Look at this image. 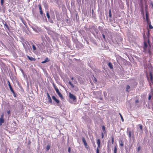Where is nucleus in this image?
Wrapping results in <instances>:
<instances>
[{
    "label": "nucleus",
    "mask_w": 153,
    "mask_h": 153,
    "mask_svg": "<svg viewBox=\"0 0 153 153\" xmlns=\"http://www.w3.org/2000/svg\"><path fill=\"white\" fill-rule=\"evenodd\" d=\"M7 113L8 114H9L10 113V111H7Z\"/></svg>",
    "instance_id": "3c124183"
},
{
    "label": "nucleus",
    "mask_w": 153,
    "mask_h": 153,
    "mask_svg": "<svg viewBox=\"0 0 153 153\" xmlns=\"http://www.w3.org/2000/svg\"><path fill=\"white\" fill-rule=\"evenodd\" d=\"M90 28L93 29L97 33H98V30L95 26H91Z\"/></svg>",
    "instance_id": "1a4fd4ad"
},
{
    "label": "nucleus",
    "mask_w": 153,
    "mask_h": 153,
    "mask_svg": "<svg viewBox=\"0 0 153 153\" xmlns=\"http://www.w3.org/2000/svg\"><path fill=\"white\" fill-rule=\"evenodd\" d=\"M82 141L84 143H86L85 139L84 137H83L82 138Z\"/></svg>",
    "instance_id": "c85d7f7f"
},
{
    "label": "nucleus",
    "mask_w": 153,
    "mask_h": 153,
    "mask_svg": "<svg viewBox=\"0 0 153 153\" xmlns=\"http://www.w3.org/2000/svg\"><path fill=\"white\" fill-rule=\"evenodd\" d=\"M66 21L67 22H68V19H66Z\"/></svg>",
    "instance_id": "5fc2aeb1"
},
{
    "label": "nucleus",
    "mask_w": 153,
    "mask_h": 153,
    "mask_svg": "<svg viewBox=\"0 0 153 153\" xmlns=\"http://www.w3.org/2000/svg\"><path fill=\"white\" fill-rule=\"evenodd\" d=\"M76 1H77V3L79 4V3H80L81 0H76Z\"/></svg>",
    "instance_id": "ea45409f"
},
{
    "label": "nucleus",
    "mask_w": 153,
    "mask_h": 153,
    "mask_svg": "<svg viewBox=\"0 0 153 153\" xmlns=\"http://www.w3.org/2000/svg\"><path fill=\"white\" fill-rule=\"evenodd\" d=\"M32 48L33 50L34 51L36 50V47L34 44L32 45Z\"/></svg>",
    "instance_id": "bb28decb"
},
{
    "label": "nucleus",
    "mask_w": 153,
    "mask_h": 153,
    "mask_svg": "<svg viewBox=\"0 0 153 153\" xmlns=\"http://www.w3.org/2000/svg\"><path fill=\"white\" fill-rule=\"evenodd\" d=\"M69 96L70 98L72 99L74 101H75L76 99L75 96L70 93H69Z\"/></svg>",
    "instance_id": "7ed1b4c3"
},
{
    "label": "nucleus",
    "mask_w": 153,
    "mask_h": 153,
    "mask_svg": "<svg viewBox=\"0 0 153 153\" xmlns=\"http://www.w3.org/2000/svg\"><path fill=\"white\" fill-rule=\"evenodd\" d=\"M38 7H39V10H40V14L41 15H42V16H43V15H44L45 16V18H46V16H45V14H43V11L42 10V7H41V4H39L38 5Z\"/></svg>",
    "instance_id": "f03ea898"
},
{
    "label": "nucleus",
    "mask_w": 153,
    "mask_h": 153,
    "mask_svg": "<svg viewBox=\"0 0 153 153\" xmlns=\"http://www.w3.org/2000/svg\"><path fill=\"white\" fill-rule=\"evenodd\" d=\"M50 60L48 58L46 57L44 60V61L42 62V63H45L50 61Z\"/></svg>",
    "instance_id": "ddd939ff"
},
{
    "label": "nucleus",
    "mask_w": 153,
    "mask_h": 153,
    "mask_svg": "<svg viewBox=\"0 0 153 153\" xmlns=\"http://www.w3.org/2000/svg\"><path fill=\"white\" fill-rule=\"evenodd\" d=\"M23 45H24V47H25V45H24V44H23Z\"/></svg>",
    "instance_id": "bf43d9fd"
},
{
    "label": "nucleus",
    "mask_w": 153,
    "mask_h": 153,
    "mask_svg": "<svg viewBox=\"0 0 153 153\" xmlns=\"http://www.w3.org/2000/svg\"><path fill=\"white\" fill-rule=\"evenodd\" d=\"M139 127H140V129L141 130H142V129L143 127H142V125H140V126H139Z\"/></svg>",
    "instance_id": "37998d69"
},
{
    "label": "nucleus",
    "mask_w": 153,
    "mask_h": 153,
    "mask_svg": "<svg viewBox=\"0 0 153 153\" xmlns=\"http://www.w3.org/2000/svg\"><path fill=\"white\" fill-rule=\"evenodd\" d=\"M146 21L147 22V24L149 23V22H151L149 20V18H146Z\"/></svg>",
    "instance_id": "7c9ffc66"
},
{
    "label": "nucleus",
    "mask_w": 153,
    "mask_h": 153,
    "mask_svg": "<svg viewBox=\"0 0 153 153\" xmlns=\"http://www.w3.org/2000/svg\"><path fill=\"white\" fill-rule=\"evenodd\" d=\"M4 2V0H1V6H3Z\"/></svg>",
    "instance_id": "c756f323"
},
{
    "label": "nucleus",
    "mask_w": 153,
    "mask_h": 153,
    "mask_svg": "<svg viewBox=\"0 0 153 153\" xmlns=\"http://www.w3.org/2000/svg\"><path fill=\"white\" fill-rule=\"evenodd\" d=\"M109 16L110 18H111L112 17V15H111V10H110L109 11Z\"/></svg>",
    "instance_id": "b1692460"
},
{
    "label": "nucleus",
    "mask_w": 153,
    "mask_h": 153,
    "mask_svg": "<svg viewBox=\"0 0 153 153\" xmlns=\"http://www.w3.org/2000/svg\"><path fill=\"white\" fill-rule=\"evenodd\" d=\"M43 5L44 6V7L45 8H46L48 7V5L47 4H46V3H45L43 4Z\"/></svg>",
    "instance_id": "a878e982"
},
{
    "label": "nucleus",
    "mask_w": 153,
    "mask_h": 153,
    "mask_svg": "<svg viewBox=\"0 0 153 153\" xmlns=\"http://www.w3.org/2000/svg\"><path fill=\"white\" fill-rule=\"evenodd\" d=\"M12 93L13 94V96L14 97H16V94L15 93L14 91H13V92H12Z\"/></svg>",
    "instance_id": "72a5a7b5"
},
{
    "label": "nucleus",
    "mask_w": 153,
    "mask_h": 153,
    "mask_svg": "<svg viewBox=\"0 0 153 153\" xmlns=\"http://www.w3.org/2000/svg\"><path fill=\"white\" fill-rule=\"evenodd\" d=\"M104 137V134L103 132L102 133V138H103Z\"/></svg>",
    "instance_id": "49530a36"
},
{
    "label": "nucleus",
    "mask_w": 153,
    "mask_h": 153,
    "mask_svg": "<svg viewBox=\"0 0 153 153\" xmlns=\"http://www.w3.org/2000/svg\"><path fill=\"white\" fill-rule=\"evenodd\" d=\"M84 144L85 146V148H88V147H87L88 145H87V142L85 143H84Z\"/></svg>",
    "instance_id": "f704fd0d"
},
{
    "label": "nucleus",
    "mask_w": 153,
    "mask_h": 153,
    "mask_svg": "<svg viewBox=\"0 0 153 153\" xmlns=\"http://www.w3.org/2000/svg\"><path fill=\"white\" fill-rule=\"evenodd\" d=\"M8 85L9 86V87L10 90L12 92H13V91H14L13 90V89L12 88V87L10 85V82L9 81H8Z\"/></svg>",
    "instance_id": "f8f14e48"
},
{
    "label": "nucleus",
    "mask_w": 153,
    "mask_h": 153,
    "mask_svg": "<svg viewBox=\"0 0 153 153\" xmlns=\"http://www.w3.org/2000/svg\"><path fill=\"white\" fill-rule=\"evenodd\" d=\"M147 42H148V43L149 44V46H150V41H149V39H148V41H147Z\"/></svg>",
    "instance_id": "a18cd8bd"
},
{
    "label": "nucleus",
    "mask_w": 153,
    "mask_h": 153,
    "mask_svg": "<svg viewBox=\"0 0 153 153\" xmlns=\"http://www.w3.org/2000/svg\"><path fill=\"white\" fill-rule=\"evenodd\" d=\"M27 57L29 60L31 61H35L36 60V59L35 58H33L31 56H27Z\"/></svg>",
    "instance_id": "6e6552de"
},
{
    "label": "nucleus",
    "mask_w": 153,
    "mask_h": 153,
    "mask_svg": "<svg viewBox=\"0 0 153 153\" xmlns=\"http://www.w3.org/2000/svg\"><path fill=\"white\" fill-rule=\"evenodd\" d=\"M151 98V96L150 95H149V97H148V99L149 100H150Z\"/></svg>",
    "instance_id": "c03bdc74"
},
{
    "label": "nucleus",
    "mask_w": 153,
    "mask_h": 153,
    "mask_svg": "<svg viewBox=\"0 0 153 153\" xmlns=\"http://www.w3.org/2000/svg\"><path fill=\"white\" fill-rule=\"evenodd\" d=\"M148 46L146 42L144 41V42L143 49L144 51H146L147 47Z\"/></svg>",
    "instance_id": "9b49d317"
},
{
    "label": "nucleus",
    "mask_w": 153,
    "mask_h": 153,
    "mask_svg": "<svg viewBox=\"0 0 153 153\" xmlns=\"http://www.w3.org/2000/svg\"><path fill=\"white\" fill-rule=\"evenodd\" d=\"M48 102L50 103V104H53V102H52V100L51 98H48Z\"/></svg>",
    "instance_id": "a211bd4d"
},
{
    "label": "nucleus",
    "mask_w": 153,
    "mask_h": 153,
    "mask_svg": "<svg viewBox=\"0 0 153 153\" xmlns=\"http://www.w3.org/2000/svg\"><path fill=\"white\" fill-rule=\"evenodd\" d=\"M8 11L9 12H11V9H9L8 10Z\"/></svg>",
    "instance_id": "603ef678"
},
{
    "label": "nucleus",
    "mask_w": 153,
    "mask_h": 153,
    "mask_svg": "<svg viewBox=\"0 0 153 153\" xmlns=\"http://www.w3.org/2000/svg\"><path fill=\"white\" fill-rule=\"evenodd\" d=\"M4 116V114H2L1 115V117L0 118V126L2 125V124L4 123V119L3 118Z\"/></svg>",
    "instance_id": "39448f33"
},
{
    "label": "nucleus",
    "mask_w": 153,
    "mask_h": 153,
    "mask_svg": "<svg viewBox=\"0 0 153 153\" xmlns=\"http://www.w3.org/2000/svg\"><path fill=\"white\" fill-rule=\"evenodd\" d=\"M71 79L72 80H73V79H74V78H73V77H71Z\"/></svg>",
    "instance_id": "4d7b16f0"
},
{
    "label": "nucleus",
    "mask_w": 153,
    "mask_h": 153,
    "mask_svg": "<svg viewBox=\"0 0 153 153\" xmlns=\"http://www.w3.org/2000/svg\"><path fill=\"white\" fill-rule=\"evenodd\" d=\"M50 146L49 145H48L46 148V149L47 151H48V150L50 149Z\"/></svg>",
    "instance_id": "5701e85b"
},
{
    "label": "nucleus",
    "mask_w": 153,
    "mask_h": 153,
    "mask_svg": "<svg viewBox=\"0 0 153 153\" xmlns=\"http://www.w3.org/2000/svg\"><path fill=\"white\" fill-rule=\"evenodd\" d=\"M117 148L116 146H114V153H117Z\"/></svg>",
    "instance_id": "4be33fe9"
},
{
    "label": "nucleus",
    "mask_w": 153,
    "mask_h": 153,
    "mask_svg": "<svg viewBox=\"0 0 153 153\" xmlns=\"http://www.w3.org/2000/svg\"><path fill=\"white\" fill-rule=\"evenodd\" d=\"M102 36L103 37L104 40L105 41L106 40V38H105V35L104 34H102Z\"/></svg>",
    "instance_id": "e433bc0d"
},
{
    "label": "nucleus",
    "mask_w": 153,
    "mask_h": 153,
    "mask_svg": "<svg viewBox=\"0 0 153 153\" xmlns=\"http://www.w3.org/2000/svg\"><path fill=\"white\" fill-rule=\"evenodd\" d=\"M94 80L96 82H97V79L95 77H94Z\"/></svg>",
    "instance_id": "8fccbe9b"
},
{
    "label": "nucleus",
    "mask_w": 153,
    "mask_h": 153,
    "mask_svg": "<svg viewBox=\"0 0 153 153\" xmlns=\"http://www.w3.org/2000/svg\"><path fill=\"white\" fill-rule=\"evenodd\" d=\"M146 18H149V13L146 10Z\"/></svg>",
    "instance_id": "412c9836"
},
{
    "label": "nucleus",
    "mask_w": 153,
    "mask_h": 153,
    "mask_svg": "<svg viewBox=\"0 0 153 153\" xmlns=\"http://www.w3.org/2000/svg\"><path fill=\"white\" fill-rule=\"evenodd\" d=\"M148 52H149V53H150V52H150V50H149Z\"/></svg>",
    "instance_id": "864d4df0"
},
{
    "label": "nucleus",
    "mask_w": 153,
    "mask_h": 153,
    "mask_svg": "<svg viewBox=\"0 0 153 153\" xmlns=\"http://www.w3.org/2000/svg\"><path fill=\"white\" fill-rule=\"evenodd\" d=\"M98 147H97V153H99V150L98 149Z\"/></svg>",
    "instance_id": "a19ab883"
},
{
    "label": "nucleus",
    "mask_w": 153,
    "mask_h": 153,
    "mask_svg": "<svg viewBox=\"0 0 153 153\" xmlns=\"http://www.w3.org/2000/svg\"><path fill=\"white\" fill-rule=\"evenodd\" d=\"M49 20V22H50L52 23H53V21L52 20H51V19H50Z\"/></svg>",
    "instance_id": "de8ad7c7"
},
{
    "label": "nucleus",
    "mask_w": 153,
    "mask_h": 153,
    "mask_svg": "<svg viewBox=\"0 0 153 153\" xmlns=\"http://www.w3.org/2000/svg\"><path fill=\"white\" fill-rule=\"evenodd\" d=\"M46 16L48 20H49L50 19V16L48 11L46 13Z\"/></svg>",
    "instance_id": "dca6fc26"
},
{
    "label": "nucleus",
    "mask_w": 153,
    "mask_h": 153,
    "mask_svg": "<svg viewBox=\"0 0 153 153\" xmlns=\"http://www.w3.org/2000/svg\"><path fill=\"white\" fill-rule=\"evenodd\" d=\"M149 25V28L150 29H152L153 28V27L151 25V22H149V23L148 24Z\"/></svg>",
    "instance_id": "f3484780"
},
{
    "label": "nucleus",
    "mask_w": 153,
    "mask_h": 153,
    "mask_svg": "<svg viewBox=\"0 0 153 153\" xmlns=\"http://www.w3.org/2000/svg\"><path fill=\"white\" fill-rule=\"evenodd\" d=\"M33 30H35V29H33Z\"/></svg>",
    "instance_id": "052dcab7"
},
{
    "label": "nucleus",
    "mask_w": 153,
    "mask_h": 153,
    "mask_svg": "<svg viewBox=\"0 0 153 153\" xmlns=\"http://www.w3.org/2000/svg\"><path fill=\"white\" fill-rule=\"evenodd\" d=\"M111 138H112V140H111V143L112 144H113L114 143V137H113V136H112V137H111Z\"/></svg>",
    "instance_id": "2f4dec72"
},
{
    "label": "nucleus",
    "mask_w": 153,
    "mask_h": 153,
    "mask_svg": "<svg viewBox=\"0 0 153 153\" xmlns=\"http://www.w3.org/2000/svg\"><path fill=\"white\" fill-rule=\"evenodd\" d=\"M102 131H103V132L104 133H105L106 132V131H105V127L104 126H102Z\"/></svg>",
    "instance_id": "aec40b11"
},
{
    "label": "nucleus",
    "mask_w": 153,
    "mask_h": 153,
    "mask_svg": "<svg viewBox=\"0 0 153 153\" xmlns=\"http://www.w3.org/2000/svg\"><path fill=\"white\" fill-rule=\"evenodd\" d=\"M141 13H142L143 14V10H142V12H141Z\"/></svg>",
    "instance_id": "13d9d810"
},
{
    "label": "nucleus",
    "mask_w": 153,
    "mask_h": 153,
    "mask_svg": "<svg viewBox=\"0 0 153 153\" xmlns=\"http://www.w3.org/2000/svg\"><path fill=\"white\" fill-rule=\"evenodd\" d=\"M69 84L71 85V87L72 88H74V85L70 81L69 82Z\"/></svg>",
    "instance_id": "393cba45"
},
{
    "label": "nucleus",
    "mask_w": 153,
    "mask_h": 153,
    "mask_svg": "<svg viewBox=\"0 0 153 153\" xmlns=\"http://www.w3.org/2000/svg\"><path fill=\"white\" fill-rule=\"evenodd\" d=\"M120 145L121 146H123L124 145L122 141H121V143H120Z\"/></svg>",
    "instance_id": "58836bf2"
},
{
    "label": "nucleus",
    "mask_w": 153,
    "mask_h": 153,
    "mask_svg": "<svg viewBox=\"0 0 153 153\" xmlns=\"http://www.w3.org/2000/svg\"><path fill=\"white\" fill-rule=\"evenodd\" d=\"M138 102H139V101L137 100L135 101V103H138Z\"/></svg>",
    "instance_id": "09e8293b"
},
{
    "label": "nucleus",
    "mask_w": 153,
    "mask_h": 153,
    "mask_svg": "<svg viewBox=\"0 0 153 153\" xmlns=\"http://www.w3.org/2000/svg\"><path fill=\"white\" fill-rule=\"evenodd\" d=\"M97 143L98 146L97 147H98V148H100V140L99 139L97 140Z\"/></svg>",
    "instance_id": "4468645a"
},
{
    "label": "nucleus",
    "mask_w": 153,
    "mask_h": 153,
    "mask_svg": "<svg viewBox=\"0 0 153 153\" xmlns=\"http://www.w3.org/2000/svg\"><path fill=\"white\" fill-rule=\"evenodd\" d=\"M52 98L57 104H59V101L57 99L55 96H53L52 97Z\"/></svg>",
    "instance_id": "423d86ee"
},
{
    "label": "nucleus",
    "mask_w": 153,
    "mask_h": 153,
    "mask_svg": "<svg viewBox=\"0 0 153 153\" xmlns=\"http://www.w3.org/2000/svg\"><path fill=\"white\" fill-rule=\"evenodd\" d=\"M56 93L58 94L59 97L62 99H64V97L62 96V95L61 94L59 90L58 89H56Z\"/></svg>",
    "instance_id": "20e7f679"
},
{
    "label": "nucleus",
    "mask_w": 153,
    "mask_h": 153,
    "mask_svg": "<svg viewBox=\"0 0 153 153\" xmlns=\"http://www.w3.org/2000/svg\"><path fill=\"white\" fill-rule=\"evenodd\" d=\"M71 147H69L68 149V152L69 153H70L71 152Z\"/></svg>",
    "instance_id": "4c0bfd02"
},
{
    "label": "nucleus",
    "mask_w": 153,
    "mask_h": 153,
    "mask_svg": "<svg viewBox=\"0 0 153 153\" xmlns=\"http://www.w3.org/2000/svg\"><path fill=\"white\" fill-rule=\"evenodd\" d=\"M119 114H120V117L121 118L122 121V122H123L124 120V119H123V117L122 116V115L120 113H119Z\"/></svg>",
    "instance_id": "cd10ccee"
},
{
    "label": "nucleus",
    "mask_w": 153,
    "mask_h": 153,
    "mask_svg": "<svg viewBox=\"0 0 153 153\" xmlns=\"http://www.w3.org/2000/svg\"><path fill=\"white\" fill-rule=\"evenodd\" d=\"M140 146H139L138 147V148H137V151L139 152L140 150Z\"/></svg>",
    "instance_id": "79ce46f5"
},
{
    "label": "nucleus",
    "mask_w": 153,
    "mask_h": 153,
    "mask_svg": "<svg viewBox=\"0 0 153 153\" xmlns=\"http://www.w3.org/2000/svg\"><path fill=\"white\" fill-rule=\"evenodd\" d=\"M149 77L150 78V79H149V77L148 76H147V79L148 81L149 82H150V81H151L152 83H153V76L152 72H150Z\"/></svg>",
    "instance_id": "f257e3e1"
},
{
    "label": "nucleus",
    "mask_w": 153,
    "mask_h": 153,
    "mask_svg": "<svg viewBox=\"0 0 153 153\" xmlns=\"http://www.w3.org/2000/svg\"><path fill=\"white\" fill-rule=\"evenodd\" d=\"M108 66L111 69L113 68L112 64L111 62H110L108 63Z\"/></svg>",
    "instance_id": "2eb2a0df"
},
{
    "label": "nucleus",
    "mask_w": 153,
    "mask_h": 153,
    "mask_svg": "<svg viewBox=\"0 0 153 153\" xmlns=\"http://www.w3.org/2000/svg\"><path fill=\"white\" fill-rule=\"evenodd\" d=\"M53 87H54L55 90H56V89H58V88H57L55 86V85L54 83L53 84Z\"/></svg>",
    "instance_id": "c9c22d12"
},
{
    "label": "nucleus",
    "mask_w": 153,
    "mask_h": 153,
    "mask_svg": "<svg viewBox=\"0 0 153 153\" xmlns=\"http://www.w3.org/2000/svg\"><path fill=\"white\" fill-rule=\"evenodd\" d=\"M100 100H102V98H101V97H100Z\"/></svg>",
    "instance_id": "6e6d98bb"
},
{
    "label": "nucleus",
    "mask_w": 153,
    "mask_h": 153,
    "mask_svg": "<svg viewBox=\"0 0 153 153\" xmlns=\"http://www.w3.org/2000/svg\"><path fill=\"white\" fill-rule=\"evenodd\" d=\"M47 95L48 99V98H51V97L49 95V94L48 93H47Z\"/></svg>",
    "instance_id": "473e14b6"
},
{
    "label": "nucleus",
    "mask_w": 153,
    "mask_h": 153,
    "mask_svg": "<svg viewBox=\"0 0 153 153\" xmlns=\"http://www.w3.org/2000/svg\"><path fill=\"white\" fill-rule=\"evenodd\" d=\"M3 23L4 26L7 28V30H9L10 29L8 26L6 22L4 21H3Z\"/></svg>",
    "instance_id": "9d476101"
},
{
    "label": "nucleus",
    "mask_w": 153,
    "mask_h": 153,
    "mask_svg": "<svg viewBox=\"0 0 153 153\" xmlns=\"http://www.w3.org/2000/svg\"><path fill=\"white\" fill-rule=\"evenodd\" d=\"M130 87L129 85H126V91L128 92L129 91L128 90L129 89H130Z\"/></svg>",
    "instance_id": "6ab92c4d"
},
{
    "label": "nucleus",
    "mask_w": 153,
    "mask_h": 153,
    "mask_svg": "<svg viewBox=\"0 0 153 153\" xmlns=\"http://www.w3.org/2000/svg\"><path fill=\"white\" fill-rule=\"evenodd\" d=\"M127 133L130 139L131 140V132L130 130H129V129L128 128H127Z\"/></svg>",
    "instance_id": "0eeeda50"
}]
</instances>
